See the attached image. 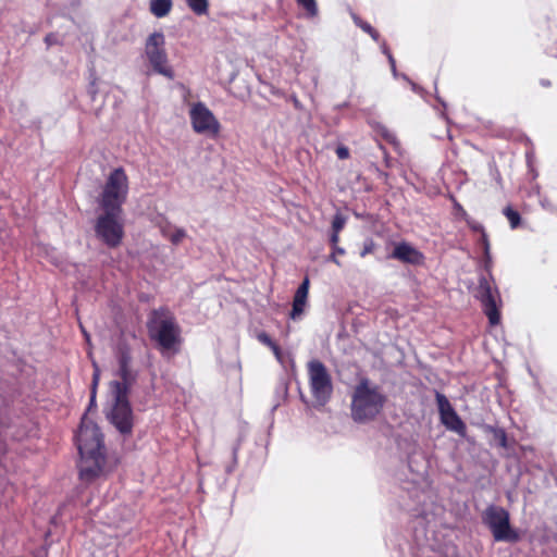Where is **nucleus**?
I'll list each match as a JSON object with an SVG mask.
<instances>
[{
    "instance_id": "nucleus-1",
    "label": "nucleus",
    "mask_w": 557,
    "mask_h": 557,
    "mask_svg": "<svg viewBox=\"0 0 557 557\" xmlns=\"http://www.w3.org/2000/svg\"><path fill=\"white\" fill-rule=\"evenodd\" d=\"M76 443L81 455V478L86 481L97 478L102 473L104 465L102 435L87 416L82 418Z\"/></svg>"
},
{
    "instance_id": "nucleus-2",
    "label": "nucleus",
    "mask_w": 557,
    "mask_h": 557,
    "mask_svg": "<svg viewBox=\"0 0 557 557\" xmlns=\"http://www.w3.org/2000/svg\"><path fill=\"white\" fill-rule=\"evenodd\" d=\"M122 381L110 384L107 418L123 434H128L133 428V412L127 398L129 373L123 360L120 369Z\"/></svg>"
},
{
    "instance_id": "nucleus-3",
    "label": "nucleus",
    "mask_w": 557,
    "mask_h": 557,
    "mask_svg": "<svg viewBox=\"0 0 557 557\" xmlns=\"http://www.w3.org/2000/svg\"><path fill=\"white\" fill-rule=\"evenodd\" d=\"M384 396L376 386L362 380L355 388L351 403V416L355 421L364 422L373 419L383 408Z\"/></svg>"
},
{
    "instance_id": "nucleus-4",
    "label": "nucleus",
    "mask_w": 557,
    "mask_h": 557,
    "mask_svg": "<svg viewBox=\"0 0 557 557\" xmlns=\"http://www.w3.org/2000/svg\"><path fill=\"white\" fill-rule=\"evenodd\" d=\"M128 193V180L122 168L114 169L108 176L100 195L102 210L122 211V205Z\"/></svg>"
},
{
    "instance_id": "nucleus-5",
    "label": "nucleus",
    "mask_w": 557,
    "mask_h": 557,
    "mask_svg": "<svg viewBox=\"0 0 557 557\" xmlns=\"http://www.w3.org/2000/svg\"><path fill=\"white\" fill-rule=\"evenodd\" d=\"M150 335L163 352L176 354L180 349L182 337L181 327L175 319L170 315H158L150 323Z\"/></svg>"
},
{
    "instance_id": "nucleus-6",
    "label": "nucleus",
    "mask_w": 557,
    "mask_h": 557,
    "mask_svg": "<svg viewBox=\"0 0 557 557\" xmlns=\"http://www.w3.org/2000/svg\"><path fill=\"white\" fill-rule=\"evenodd\" d=\"M145 57L153 71L168 78L174 77L165 50V37L161 32L150 34L145 42Z\"/></svg>"
},
{
    "instance_id": "nucleus-7",
    "label": "nucleus",
    "mask_w": 557,
    "mask_h": 557,
    "mask_svg": "<svg viewBox=\"0 0 557 557\" xmlns=\"http://www.w3.org/2000/svg\"><path fill=\"white\" fill-rule=\"evenodd\" d=\"M95 224L97 237L108 247H116L124 236V225L121 216L122 211L103 210Z\"/></svg>"
},
{
    "instance_id": "nucleus-8",
    "label": "nucleus",
    "mask_w": 557,
    "mask_h": 557,
    "mask_svg": "<svg viewBox=\"0 0 557 557\" xmlns=\"http://www.w3.org/2000/svg\"><path fill=\"white\" fill-rule=\"evenodd\" d=\"M308 375L312 396L319 404L324 405L333 391L332 380L325 366L319 360H311L308 363Z\"/></svg>"
},
{
    "instance_id": "nucleus-9",
    "label": "nucleus",
    "mask_w": 557,
    "mask_h": 557,
    "mask_svg": "<svg viewBox=\"0 0 557 557\" xmlns=\"http://www.w3.org/2000/svg\"><path fill=\"white\" fill-rule=\"evenodd\" d=\"M485 521L492 530L496 541L513 542L518 540V534L511 530L508 512L499 507H490L485 511Z\"/></svg>"
},
{
    "instance_id": "nucleus-10",
    "label": "nucleus",
    "mask_w": 557,
    "mask_h": 557,
    "mask_svg": "<svg viewBox=\"0 0 557 557\" xmlns=\"http://www.w3.org/2000/svg\"><path fill=\"white\" fill-rule=\"evenodd\" d=\"M189 116L196 133L211 138L219 135L221 125L208 107H191Z\"/></svg>"
},
{
    "instance_id": "nucleus-11",
    "label": "nucleus",
    "mask_w": 557,
    "mask_h": 557,
    "mask_svg": "<svg viewBox=\"0 0 557 557\" xmlns=\"http://www.w3.org/2000/svg\"><path fill=\"white\" fill-rule=\"evenodd\" d=\"M478 297L484 307V312L487 315L490 323L493 325L497 324L499 322V295L486 277H481L479 281Z\"/></svg>"
},
{
    "instance_id": "nucleus-12",
    "label": "nucleus",
    "mask_w": 557,
    "mask_h": 557,
    "mask_svg": "<svg viewBox=\"0 0 557 557\" xmlns=\"http://www.w3.org/2000/svg\"><path fill=\"white\" fill-rule=\"evenodd\" d=\"M436 403L438 407V412L441 417L442 423L450 431H454L458 434H463L466 431V425L459 416L456 413L455 409L451 407L449 400L443 394H436Z\"/></svg>"
},
{
    "instance_id": "nucleus-13",
    "label": "nucleus",
    "mask_w": 557,
    "mask_h": 557,
    "mask_svg": "<svg viewBox=\"0 0 557 557\" xmlns=\"http://www.w3.org/2000/svg\"><path fill=\"white\" fill-rule=\"evenodd\" d=\"M391 257L410 264H420L423 262V255L413 246L405 242L395 245Z\"/></svg>"
},
{
    "instance_id": "nucleus-14",
    "label": "nucleus",
    "mask_w": 557,
    "mask_h": 557,
    "mask_svg": "<svg viewBox=\"0 0 557 557\" xmlns=\"http://www.w3.org/2000/svg\"><path fill=\"white\" fill-rule=\"evenodd\" d=\"M309 292V280L305 278L300 286L297 288L294 301L293 309L290 312V318L293 320L298 319L305 311L307 297Z\"/></svg>"
},
{
    "instance_id": "nucleus-15",
    "label": "nucleus",
    "mask_w": 557,
    "mask_h": 557,
    "mask_svg": "<svg viewBox=\"0 0 557 557\" xmlns=\"http://www.w3.org/2000/svg\"><path fill=\"white\" fill-rule=\"evenodd\" d=\"M172 0H150V12L156 17H164L172 10Z\"/></svg>"
},
{
    "instance_id": "nucleus-16",
    "label": "nucleus",
    "mask_w": 557,
    "mask_h": 557,
    "mask_svg": "<svg viewBox=\"0 0 557 557\" xmlns=\"http://www.w3.org/2000/svg\"><path fill=\"white\" fill-rule=\"evenodd\" d=\"M165 236L171 240L172 244L177 245L186 237V232L184 228L174 227L165 233Z\"/></svg>"
},
{
    "instance_id": "nucleus-17",
    "label": "nucleus",
    "mask_w": 557,
    "mask_h": 557,
    "mask_svg": "<svg viewBox=\"0 0 557 557\" xmlns=\"http://www.w3.org/2000/svg\"><path fill=\"white\" fill-rule=\"evenodd\" d=\"M188 7L196 14H205L208 11V1L207 0H187Z\"/></svg>"
},
{
    "instance_id": "nucleus-18",
    "label": "nucleus",
    "mask_w": 557,
    "mask_h": 557,
    "mask_svg": "<svg viewBox=\"0 0 557 557\" xmlns=\"http://www.w3.org/2000/svg\"><path fill=\"white\" fill-rule=\"evenodd\" d=\"M94 374H92V384H91V396H90V405L95 403L96 399V388L100 380V370L96 363L92 361Z\"/></svg>"
},
{
    "instance_id": "nucleus-19",
    "label": "nucleus",
    "mask_w": 557,
    "mask_h": 557,
    "mask_svg": "<svg viewBox=\"0 0 557 557\" xmlns=\"http://www.w3.org/2000/svg\"><path fill=\"white\" fill-rule=\"evenodd\" d=\"M504 214L508 219L511 228H516L520 223V214L510 207L504 209Z\"/></svg>"
},
{
    "instance_id": "nucleus-20",
    "label": "nucleus",
    "mask_w": 557,
    "mask_h": 557,
    "mask_svg": "<svg viewBox=\"0 0 557 557\" xmlns=\"http://www.w3.org/2000/svg\"><path fill=\"white\" fill-rule=\"evenodd\" d=\"M354 20L356 22V24L362 28V30H364L366 33H368L374 40H377L379 38V34L375 29H373V27L366 23V22H362L359 17L357 16H354Z\"/></svg>"
},
{
    "instance_id": "nucleus-21",
    "label": "nucleus",
    "mask_w": 557,
    "mask_h": 557,
    "mask_svg": "<svg viewBox=\"0 0 557 557\" xmlns=\"http://www.w3.org/2000/svg\"><path fill=\"white\" fill-rule=\"evenodd\" d=\"M346 224V218L342 213H336L333 222H332V228L335 231V233H339Z\"/></svg>"
},
{
    "instance_id": "nucleus-22",
    "label": "nucleus",
    "mask_w": 557,
    "mask_h": 557,
    "mask_svg": "<svg viewBox=\"0 0 557 557\" xmlns=\"http://www.w3.org/2000/svg\"><path fill=\"white\" fill-rule=\"evenodd\" d=\"M297 2L306 9L311 15L317 13V4L314 0H297Z\"/></svg>"
},
{
    "instance_id": "nucleus-23",
    "label": "nucleus",
    "mask_w": 557,
    "mask_h": 557,
    "mask_svg": "<svg viewBox=\"0 0 557 557\" xmlns=\"http://www.w3.org/2000/svg\"><path fill=\"white\" fill-rule=\"evenodd\" d=\"M257 338H258L259 342H261L262 344L267 345L270 348L275 344L271 339V337L267 333H264V332L259 333Z\"/></svg>"
},
{
    "instance_id": "nucleus-24",
    "label": "nucleus",
    "mask_w": 557,
    "mask_h": 557,
    "mask_svg": "<svg viewBox=\"0 0 557 557\" xmlns=\"http://www.w3.org/2000/svg\"><path fill=\"white\" fill-rule=\"evenodd\" d=\"M483 245H484V252H485V257H486V269L488 270L490 268V264H491V256H490V244L486 239V236L483 234Z\"/></svg>"
},
{
    "instance_id": "nucleus-25",
    "label": "nucleus",
    "mask_w": 557,
    "mask_h": 557,
    "mask_svg": "<svg viewBox=\"0 0 557 557\" xmlns=\"http://www.w3.org/2000/svg\"><path fill=\"white\" fill-rule=\"evenodd\" d=\"M336 154H337V157L339 159L344 160V159H347L349 157V150L345 146H338L336 148Z\"/></svg>"
},
{
    "instance_id": "nucleus-26",
    "label": "nucleus",
    "mask_w": 557,
    "mask_h": 557,
    "mask_svg": "<svg viewBox=\"0 0 557 557\" xmlns=\"http://www.w3.org/2000/svg\"><path fill=\"white\" fill-rule=\"evenodd\" d=\"M344 249L341 248V247H334V252L332 253V256L330 257V259L336 263L337 265H341V262L338 261V259L336 257H338V255H344Z\"/></svg>"
},
{
    "instance_id": "nucleus-27",
    "label": "nucleus",
    "mask_w": 557,
    "mask_h": 557,
    "mask_svg": "<svg viewBox=\"0 0 557 557\" xmlns=\"http://www.w3.org/2000/svg\"><path fill=\"white\" fill-rule=\"evenodd\" d=\"M383 51L387 55L388 61L391 63L392 71L395 74L396 73V66H395V60H394L393 55L389 53V51L385 47H384Z\"/></svg>"
},
{
    "instance_id": "nucleus-28",
    "label": "nucleus",
    "mask_w": 557,
    "mask_h": 557,
    "mask_svg": "<svg viewBox=\"0 0 557 557\" xmlns=\"http://www.w3.org/2000/svg\"><path fill=\"white\" fill-rule=\"evenodd\" d=\"M271 350L274 352V355H275L276 359H277L278 361H282L281 349H280V347H278L276 344H274V345L271 347Z\"/></svg>"
},
{
    "instance_id": "nucleus-29",
    "label": "nucleus",
    "mask_w": 557,
    "mask_h": 557,
    "mask_svg": "<svg viewBox=\"0 0 557 557\" xmlns=\"http://www.w3.org/2000/svg\"><path fill=\"white\" fill-rule=\"evenodd\" d=\"M455 208H456L457 214H459L461 218H466L467 213L460 205L456 203Z\"/></svg>"
},
{
    "instance_id": "nucleus-30",
    "label": "nucleus",
    "mask_w": 557,
    "mask_h": 557,
    "mask_svg": "<svg viewBox=\"0 0 557 557\" xmlns=\"http://www.w3.org/2000/svg\"><path fill=\"white\" fill-rule=\"evenodd\" d=\"M339 240V236H338V233H335V231H333V234L331 236V243L334 245V247H337V243Z\"/></svg>"
},
{
    "instance_id": "nucleus-31",
    "label": "nucleus",
    "mask_w": 557,
    "mask_h": 557,
    "mask_svg": "<svg viewBox=\"0 0 557 557\" xmlns=\"http://www.w3.org/2000/svg\"><path fill=\"white\" fill-rule=\"evenodd\" d=\"M383 135L388 139V140H393L394 139V136L388 133L387 131H384Z\"/></svg>"
},
{
    "instance_id": "nucleus-32",
    "label": "nucleus",
    "mask_w": 557,
    "mask_h": 557,
    "mask_svg": "<svg viewBox=\"0 0 557 557\" xmlns=\"http://www.w3.org/2000/svg\"><path fill=\"white\" fill-rule=\"evenodd\" d=\"M83 333H84V336H85L86 341L89 342L90 338H89V335L87 334V332L85 330H83Z\"/></svg>"
},
{
    "instance_id": "nucleus-33",
    "label": "nucleus",
    "mask_w": 557,
    "mask_h": 557,
    "mask_svg": "<svg viewBox=\"0 0 557 557\" xmlns=\"http://www.w3.org/2000/svg\"><path fill=\"white\" fill-rule=\"evenodd\" d=\"M505 442H506V437L505 435L503 434V438H502V444L505 446Z\"/></svg>"
},
{
    "instance_id": "nucleus-34",
    "label": "nucleus",
    "mask_w": 557,
    "mask_h": 557,
    "mask_svg": "<svg viewBox=\"0 0 557 557\" xmlns=\"http://www.w3.org/2000/svg\"><path fill=\"white\" fill-rule=\"evenodd\" d=\"M367 252H369V249H364V251L361 252V256H366Z\"/></svg>"
}]
</instances>
